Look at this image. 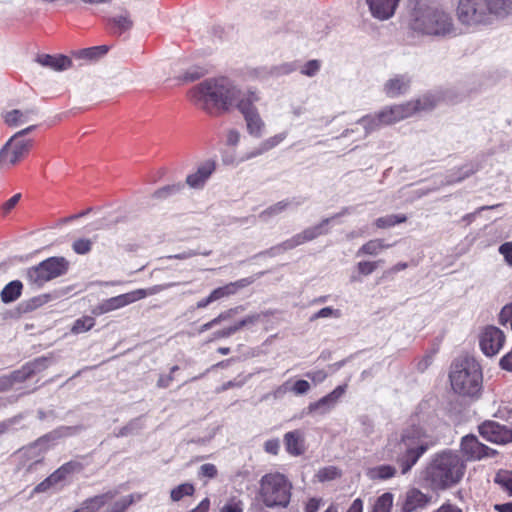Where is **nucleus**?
<instances>
[{
    "label": "nucleus",
    "mask_w": 512,
    "mask_h": 512,
    "mask_svg": "<svg viewBox=\"0 0 512 512\" xmlns=\"http://www.w3.org/2000/svg\"><path fill=\"white\" fill-rule=\"evenodd\" d=\"M239 90L225 77L209 78L192 87L190 101L210 115L227 111L238 100Z\"/></svg>",
    "instance_id": "1"
},
{
    "label": "nucleus",
    "mask_w": 512,
    "mask_h": 512,
    "mask_svg": "<svg viewBox=\"0 0 512 512\" xmlns=\"http://www.w3.org/2000/svg\"><path fill=\"white\" fill-rule=\"evenodd\" d=\"M410 27L413 31L429 36H454L456 29L451 16L434 5H427L421 0L414 8Z\"/></svg>",
    "instance_id": "2"
},
{
    "label": "nucleus",
    "mask_w": 512,
    "mask_h": 512,
    "mask_svg": "<svg viewBox=\"0 0 512 512\" xmlns=\"http://www.w3.org/2000/svg\"><path fill=\"white\" fill-rule=\"evenodd\" d=\"M465 464L459 455L443 452L435 456L427 468V478L437 489L457 484L464 476Z\"/></svg>",
    "instance_id": "3"
},
{
    "label": "nucleus",
    "mask_w": 512,
    "mask_h": 512,
    "mask_svg": "<svg viewBox=\"0 0 512 512\" xmlns=\"http://www.w3.org/2000/svg\"><path fill=\"white\" fill-rule=\"evenodd\" d=\"M451 387L461 396L478 397L482 389V371L473 358L455 361L449 374Z\"/></svg>",
    "instance_id": "4"
},
{
    "label": "nucleus",
    "mask_w": 512,
    "mask_h": 512,
    "mask_svg": "<svg viewBox=\"0 0 512 512\" xmlns=\"http://www.w3.org/2000/svg\"><path fill=\"white\" fill-rule=\"evenodd\" d=\"M425 431L416 425L405 429L401 440L397 443L398 455L396 462L401 467L402 474H406L428 449Z\"/></svg>",
    "instance_id": "5"
},
{
    "label": "nucleus",
    "mask_w": 512,
    "mask_h": 512,
    "mask_svg": "<svg viewBox=\"0 0 512 512\" xmlns=\"http://www.w3.org/2000/svg\"><path fill=\"white\" fill-rule=\"evenodd\" d=\"M292 484L279 472L263 475L259 481V500L268 508L287 507L290 503Z\"/></svg>",
    "instance_id": "6"
},
{
    "label": "nucleus",
    "mask_w": 512,
    "mask_h": 512,
    "mask_svg": "<svg viewBox=\"0 0 512 512\" xmlns=\"http://www.w3.org/2000/svg\"><path fill=\"white\" fill-rule=\"evenodd\" d=\"M493 14L489 0H460L457 9L459 21L470 27L489 23Z\"/></svg>",
    "instance_id": "7"
},
{
    "label": "nucleus",
    "mask_w": 512,
    "mask_h": 512,
    "mask_svg": "<svg viewBox=\"0 0 512 512\" xmlns=\"http://www.w3.org/2000/svg\"><path fill=\"white\" fill-rule=\"evenodd\" d=\"M438 101L439 99L434 95H425L416 101L385 108L380 111L381 117L384 119V124L391 125L395 122L411 117L418 111H425L434 108Z\"/></svg>",
    "instance_id": "8"
},
{
    "label": "nucleus",
    "mask_w": 512,
    "mask_h": 512,
    "mask_svg": "<svg viewBox=\"0 0 512 512\" xmlns=\"http://www.w3.org/2000/svg\"><path fill=\"white\" fill-rule=\"evenodd\" d=\"M69 268V262L64 257H50L27 270L31 284L38 287L46 282L64 275Z\"/></svg>",
    "instance_id": "9"
},
{
    "label": "nucleus",
    "mask_w": 512,
    "mask_h": 512,
    "mask_svg": "<svg viewBox=\"0 0 512 512\" xmlns=\"http://www.w3.org/2000/svg\"><path fill=\"white\" fill-rule=\"evenodd\" d=\"M36 126H29L15 135L0 150V165L13 166L22 160L32 147L33 140L25 139L24 136L35 129Z\"/></svg>",
    "instance_id": "10"
},
{
    "label": "nucleus",
    "mask_w": 512,
    "mask_h": 512,
    "mask_svg": "<svg viewBox=\"0 0 512 512\" xmlns=\"http://www.w3.org/2000/svg\"><path fill=\"white\" fill-rule=\"evenodd\" d=\"M329 221H330V219L326 218L320 224H318L314 227H309V228L305 229L303 232L296 234L293 237H291L290 239H287L286 241L282 242L281 244L271 248V250L274 252L287 251V250L294 249L295 247H297L305 242L311 241V240L317 238L318 236L325 234L327 232V230H325L324 227L329 223Z\"/></svg>",
    "instance_id": "11"
},
{
    "label": "nucleus",
    "mask_w": 512,
    "mask_h": 512,
    "mask_svg": "<svg viewBox=\"0 0 512 512\" xmlns=\"http://www.w3.org/2000/svg\"><path fill=\"white\" fill-rule=\"evenodd\" d=\"M479 433L486 440L498 444L512 442V428L492 420L483 422L479 426Z\"/></svg>",
    "instance_id": "12"
},
{
    "label": "nucleus",
    "mask_w": 512,
    "mask_h": 512,
    "mask_svg": "<svg viewBox=\"0 0 512 512\" xmlns=\"http://www.w3.org/2000/svg\"><path fill=\"white\" fill-rule=\"evenodd\" d=\"M505 342L504 333L497 327H486L480 335V347L482 352L489 357L496 355Z\"/></svg>",
    "instance_id": "13"
},
{
    "label": "nucleus",
    "mask_w": 512,
    "mask_h": 512,
    "mask_svg": "<svg viewBox=\"0 0 512 512\" xmlns=\"http://www.w3.org/2000/svg\"><path fill=\"white\" fill-rule=\"evenodd\" d=\"M147 294L148 292L146 290L138 289L129 293L109 298L97 306L96 313L104 314L122 308L128 304L146 297Z\"/></svg>",
    "instance_id": "14"
},
{
    "label": "nucleus",
    "mask_w": 512,
    "mask_h": 512,
    "mask_svg": "<svg viewBox=\"0 0 512 512\" xmlns=\"http://www.w3.org/2000/svg\"><path fill=\"white\" fill-rule=\"evenodd\" d=\"M48 358L39 357L31 362L26 363L20 369L11 372L9 375L11 384L22 383L48 367Z\"/></svg>",
    "instance_id": "15"
},
{
    "label": "nucleus",
    "mask_w": 512,
    "mask_h": 512,
    "mask_svg": "<svg viewBox=\"0 0 512 512\" xmlns=\"http://www.w3.org/2000/svg\"><path fill=\"white\" fill-rule=\"evenodd\" d=\"M461 451L468 460H478L489 455L490 449L476 436L466 435L461 440Z\"/></svg>",
    "instance_id": "16"
},
{
    "label": "nucleus",
    "mask_w": 512,
    "mask_h": 512,
    "mask_svg": "<svg viewBox=\"0 0 512 512\" xmlns=\"http://www.w3.org/2000/svg\"><path fill=\"white\" fill-rule=\"evenodd\" d=\"M215 171V162L207 160L200 164L194 173H191L186 178V183L193 189L202 188L206 181L210 178L212 173Z\"/></svg>",
    "instance_id": "17"
},
{
    "label": "nucleus",
    "mask_w": 512,
    "mask_h": 512,
    "mask_svg": "<svg viewBox=\"0 0 512 512\" xmlns=\"http://www.w3.org/2000/svg\"><path fill=\"white\" fill-rule=\"evenodd\" d=\"M346 388L347 385H339L328 395L322 397L317 402L311 403L309 405L310 412L319 411L320 414L327 413L336 405L337 401L344 395Z\"/></svg>",
    "instance_id": "18"
},
{
    "label": "nucleus",
    "mask_w": 512,
    "mask_h": 512,
    "mask_svg": "<svg viewBox=\"0 0 512 512\" xmlns=\"http://www.w3.org/2000/svg\"><path fill=\"white\" fill-rule=\"evenodd\" d=\"M430 498L416 488L408 490L405 494L401 511L402 512H416L423 509L429 503Z\"/></svg>",
    "instance_id": "19"
},
{
    "label": "nucleus",
    "mask_w": 512,
    "mask_h": 512,
    "mask_svg": "<svg viewBox=\"0 0 512 512\" xmlns=\"http://www.w3.org/2000/svg\"><path fill=\"white\" fill-rule=\"evenodd\" d=\"M400 0H366L371 14L380 20L392 17Z\"/></svg>",
    "instance_id": "20"
},
{
    "label": "nucleus",
    "mask_w": 512,
    "mask_h": 512,
    "mask_svg": "<svg viewBox=\"0 0 512 512\" xmlns=\"http://www.w3.org/2000/svg\"><path fill=\"white\" fill-rule=\"evenodd\" d=\"M253 282L251 278H243L235 282L214 289L210 295L213 302L237 293L238 290L247 287Z\"/></svg>",
    "instance_id": "21"
},
{
    "label": "nucleus",
    "mask_w": 512,
    "mask_h": 512,
    "mask_svg": "<svg viewBox=\"0 0 512 512\" xmlns=\"http://www.w3.org/2000/svg\"><path fill=\"white\" fill-rule=\"evenodd\" d=\"M117 495L116 491H108L85 500L81 506L73 512H97L102 506L111 501Z\"/></svg>",
    "instance_id": "22"
},
{
    "label": "nucleus",
    "mask_w": 512,
    "mask_h": 512,
    "mask_svg": "<svg viewBox=\"0 0 512 512\" xmlns=\"http://www.w3.org/2000/svg\"><path fill=\"white\" fill-rule=\"evenodd\" d=\"M286 450L293 456H300L305 452L304 436L300 430L287 432L284 435Z\"/></svg>",
    "instance_id": "23"
},
{
    "label": "nucleus",
    "mask_w": 512,
    "mask_h": 512,
    "mask_svg": "<svg viewBox=\"0 0 512 512\" xmlns=\"http://www.w3.org/2000/svg\"><path fill=\"white\" fill-rule=\"evenodd\" d=\"M37 62L45 67H49L56 71L66 70L72 65L70 58L64 55L52 56L49 54H42L37 56Z\"/></svg>",
    "instance_id": "24"
},
{
    "label": "nucleus",
    "mask_w": 512,
    "mask_h": 512,
    "mask_svg": "<svg viewBox=\"0 0 512 512\" xmlns=\"http://www.w3.org/2000/svg\"><path fill=\"white\" fill-rule=\"evenodd\" d=\"M37 113L36 109L19 110L14 109L8 111L4 115V121L8 126L16 127L27 123L33 115Z\"/></svg>",
    "instance_id": "25"
},
{
    "label": "nucleus",
    "mask_w": 512,
    "mask_h": 512,
    "mask_svg": "<svg viewBox=\"0 0 512 512\" xmlns=\"http://www.w3.org/2000/svg\"><path fill=\"white\" fill-rule=\"evenodd\" d=\"M391 244L384 243L383 239H372L364 243L356 252V256L360 257L363 255L377 256L381 251L390 248Z\"/></svg>",
    "instance_id": "26"
},
{
    "label": "nucleus",
    "mask_w": 512,
    "mask_h": 512,
    "mask_svg": "<svg viewBox=\"0 0 512 512\" xmlns=\"http://www.w3.org/2000/svg\"><path fill=\"white\" fill-rule=\"evenodd\" d=\"M23 284L19 280L8 283L1 291L0 297L2 302L11 303L16 301L22 293Z\"/></svg>",
    "instance_id": "27"
},
{
    "label": "nucleus",
    "mask_w": 512,
    "mask_h": 512,
    "mask_svg": "<svg viewBox=\"0 0 512 512\" xmlns=\"http://www.w3.org/2000/svg\"><path fill=\"white\" fill-rule=\"evenodd\" d=\"M285 137H286V134L281 133V134H278V135H275L273 137L266 139L259 145V147L255 148L253 151L249 152L246 155L245 159H250V158L259 156V155L263 154L264 152L269 151L270 149L274 148L279 143H281L285 139Z\"/></svg>",
    "instance_id": "28"
},
{
    "label": "nucleus",
    "mask_w": 512,
    "mask_h": 512,
    "mask_svg": "<svg viewBox=\"0 0 512 512\" xmlns=\"http://www.w3.org/2000/svg\"><path fill=\"white\" fill-rule=\"evenodd\" d=\"M396 468L391 465H379L367 470L366 475L371 480H387L394 477Z\"/></svg>",
    "instance_id": "29"
},
{
    "label": "nucleus",
    "mask_w": 512,
    "mask_h": 512,
    "mask_svg": "<svg viewBox=\"0 0 512 512\" xmlns=\"http://www.w3.org/2000/svg\"><path fill=\"white\" fill-rule=\"evenodd\" d=\"M408 86L409 80L400 76L389 80L385 85V91L387 95L394 97L406 91Z\"/></svg>",
    "instance_id": "30"
},
{
    "label": "nucleus",
    "mask_w": 512,
    "mask_h": 512,
    "mask_svg": "<svg viewBox=\"0 0 512 512\" xmlns=\"http://www.w3.org/2000/svg\"><path fill=\"white\" fill-rule=\"evenodd\" d=\"M357 123L364 127L365 136L385 125L384 119L381 117V112L375 115L364 116Z\"/></svg>",
    "instance_id": "31"
},
{
    "label": "nucleus",
    "mask_w": 512,
    "mask_h": 512,
    "mask_svg": "<svg viewBox=\"0 0 512 512\" xmlns=\"http://www.w3.org/2000/svg\"><path fill=\"white\" fill-rule=\"evenodd\" d=\"M79 469L80 464L73 461L67 462L50 475V480L54 481L56 485L59 482L65 480L68 475Z\"/></svg>",
    "instance_id": "32"
},
{
    "label": "nucleus",
    "mask_w": 512,
    "mask_h": 512,
    "mask_svg": "<svg viewBox=\"0 0 512 512\" xmlns=\"http://www.w3.org/2000/svg\"><path fill=\"white\" fill-rule=\"evenodd\" d=\"M245 120L249 133L255 137H260L264 128V122L262 121L258 112L255 111L254 113L247 115Z\"/></svg>",
    "instance_id": "33"
},
{
    "label": "nucleus",
    "mask_w": 512,
    "mask_h": 512,
    "mask_svg": "<svg viewBox=\"0 0 512 512\" xmlns=\"http://www.w3.org/2000/svg\"><path fill=\"white\" fill-rule=\"evenodd\" d=\"M494 482L508 495L512 496V471L500 470L494 478Z\"/></svg>",
    "instance_id": "34"
},
{
    "label": "nucleus",
    "mask_w": 512,
    "mask_h": 512,
    "mask_svg": "<svg viewBox=\"0 0 512 512\" xmlns=\"http://www.w3.org/2000/svg\"><path fill=\"white\" fill-rule=\"evenodd\" d=\"M258 100L257 95L254 92L249 93V95L246 98H242L238 101L237 107L241 111V113L244 115V118L254 113L256 108L253 106V103Z\"/></svg>",
    "instance_id": "35"
},
{
    "label": "nucleus",
    "mask_w": 512,
    "mask_h": 512,
    "mask_svg": "<svg viewBox=\"0 0 512 512\" xmlns=\"http://www.w3.org/2000/svg\"><path fill=\"white\" fill-rule=\"evenodd\" d=\"M393 504V495L386 492L375 501L371 512H390Z\"/></svg>",
    "instance_id": "36"
},
{
    "label": "nucleus",
    "mask_w": 512,
    "mask_h": 512,
    "mask_svg": "<svg viewBox=\"0 0 512 512\" xmlns=\"http://www.w3.org/2000/svg\"><path fill=\"white\" fill-rule=\"evenodd\" d=\"M406 219L404 215H387L376 219L374 224L377 228L385 229L403 223Z\"/></svg>",
    "instance_id": "37"
},
{
    "label": "nucleus",
    "mask_w": 512,
    "mask_h": 512,
    "mask_svg": "<svg viewBox=\"0 0 512 512\" xmlns=\"http://www.w3.org/2000/svg\"><path fill=\"white\" fill-rule=\"evenodd\" d=\"M261 319V314L254 313L245 316L243 319L239 320L238 322L234 323L233 325L229 326L232 335L240 331L241 329L254 325L257 322H259Z\"/></svg>",
    "instance_id": "38"
},
{
    "label": "nucleus",
    "mask_w": 512,
    "mask_h": 512,
    "mask_svg": "<svg viewBox=\"0 0 512 512\" xmlns=\"http://www.w3.org/2000/svg\"><path fill=\"white\" fill-rule=\"evenodd\" d=\"M194 493V486L190 483L180 484L171 490L170 496L173 501H179L184 496H190Z\"/></svg>",
    "instance_id": "39"
},
{
    "label": "nucleus",
    "mask_w": 512,
    "mask_h": 512,
    "mask_svg": "<svg viewBox=\"0 0 512 512\" xmlns=\"http://www.w3.org/2000/svg\"><path fill=\"white\" fill-rule=\"evenodd\" d=\"M95 325V320L91 316H84L75 321L71 331L75 334L90 330Z\"/></svg>",
    "instance_id": "40"
},
{
    "label": "nucleus",
    "mask_w": 512,
    "mask_h": 512,
    "mask_svg": "<svg viewBox=\"0 0 512 512\" xmlns=\"http://www.w3.org/2000/svg\"><path fill=\"white\" fill-rule=\"evenodd\" d=\"M341 473L335 466H328L321 468L317 474L316 477L319 482H325V481H331L338 477H340Z\"/></svg>",
    "instance_id": "41"
},
{
    "label": "nucleus",
    "mask_w": 512,
    "mask_h": 512,
    "mask_svg": "<svg viewBox=\"0 0 512 512\" xmlns=\"http://www.w3.org/2000/svg\"><path fill=\"white\" fill-rule=\"evenodd\" d=\"M93 242L87 238H79L72 244L73 251L79 255L88 254L92 249Z\"/></svg>",
    "instance_id": "42"
},
{
    "label": "nucleus",
    "mask_w": 512,
    "mask_h": 512,
    "mask_svg": "<svg viewBox=\"0 0 512 512\" xmlns=\"http://www.w3.org/2000/svg\"><path fill=\"white\" fill-rule=\"evenodd\" d=\"M107 51H108V47L105 45L95 46V47L83 49L80 52V56L82 58H87V59L93 60V59H97L100 56L105 55L107 53Z\"/></svg>",
    "instance_id": "43"
},
{
    "label": "nucleus",
    "mask_w": 512,
    "mask_h": 512,
    "mask_svg": "<svg viewBox=\"0 0 512 512\" xmlns=\"http://www.w3.org/2000/svg\"><path fill=\"white\" fill-rule=\"evenodd\" d=\"M289 205L288 201H280L275 205L270 206L266 210L260 213L259 217L263 220H267L269 217L277 215L278 213L285 210Z\"/></svg>",
    "instance_id": "44"
},
{
    "label": "nucleus",
    "mask_w": 512,
    "mask_h": 512,
    "mask_svg": "<svg viewBox=\"0 0 512 512\" xmlns=\"http://www.w3.org/2000/svg\"><path fill=\"white\" fill-rule=\"evenodd\" d=\"M183 188V185L181 183L171 184L164 186L154 193V197L156 198H166L170 195L176 194L180 192Z\"/></svg>",
    "instance_id": "45"
},
{
    "label": "nucleus",
    "mask_w": 512,
    "mask_h": 512,
    "mask_svg": "<svg viewBox=\"0 0 512 512\" xmlns=\"http://www.w3.org/2000/svg\"><path fill=\"white\" fill-rule=\"evenodd\" d=\"M492 9L497 15H503L512 9V0H489Z\"/></svg>",
    "instance_id": "46"
},
{
    "label": "nucleus",
    "mask_w": 512,
    "mask_h": 512,
    "mask_svg": "<svg viewBox=\"0 0 512 512\" xmlns=\"http://www.w3.org/2000/svg\"><path fill=\"white\" fill-rule=\"evenodd\" d=\"M135 501V495L123 497L116 501L113 506L107 510V512H124L133 502Z\"/></svg>",
    "instance_id": "47"
},
{
    "label": "nucleus",
    "mask_w": 512,
    "mask_h": 512,
    "mask_svg": "<svg viewBox=\"0 0 512 512\" xmlns=\"http://www.w3.org/2000/svg\"><path fill=\"white\" fill-rule=\"evenodd\" d=\"M112 23H113V25L116 28H118L120 33L123 32V31L129 30L132 27V25H133V22L129 18L128 14H123V15L115 16L112 19Z\"/></svg>",
    "instance_id": "48"
},
{
    "label": "nucleus",
    "mask_w": 512,
    "mask_h": 512,
    "mask_svg": "<svg viewBox=\"0 0 512 512\" xmlns=\"http://www.w3.org/2000/svg\"><path fill=\"white\" fill-rule=\"evenodd\" d=\"M381 262H382V260L374 261V262L361 261L357 264V269L361 275L367 276V275H370L371 273H373L377 269L378 264H380Z\"/></svg>",
    "instance_id": "49"
},
{
    "label": "nucleus",
    "mask_w": 512,
    "mask_h": 512,
    "mask_svg": "<svg viewBox=\"0 0 512 512\" xmlns=\"http://www.w3.org/2000/svg\"><path fill=\"white\" fill-rule=\"evenodd\" d=\"M244 311V306H236L234 308H230L228 310H225L221 312L217 317L218 323H222L223 321H227L235 317L240 312Z\"/></svg>",
    "instance_id": "50"
},
{
    "label": "nucleus",
    "mask_w": 512,
    "mask_h": 512,
    "mask_svg": "<svg viewBox=\"0 0 512 512\" xmlns=\"http://www.w3.org/2000/svg\"><path fill=\"white\" fill-rule=\"evenodd\" d=\"M220 512H243V502L232 498L222 507Z\"/></svg>",
    "instance_id": "51"
},
{
    "label": "nucleus",
    "mask_w": 512,
    "mask_h": 512,
    "mask_svg": "<svg viewBox=\"0 0 512 512\" xmlns=\"http://www.w3.org/2000/svg\"><path fill=\"white\" fill-rule=\"evenodd\" d=\"M320 69L319 60H310L302 68L301 73L306 76H314Z\"/></svg>",
    "instance_id": "52"
},
{
    "label": "nucleus",
    "mask_w": 512,
    "mask_h": 512,
    "mask_svg": "<svg viewBox=\"0 0 512 512\" xmlns=\"http://www.w3.org/2000/svg\"><path fill=\"white\" fill-rule=\"evenodd\" d=\"M199 475L207 478H215L217 476V468L214 464L206 463L200 467Z\"/></svg>",
    "instance_id": "53"
},
{
    "label": "nucleus",
    "mask_w": 512,
    "mask_h": 512,
    "mask_svg": "<svg viewBox=\"0 0 512 512\" xmlns=\"http://www.w3.org/2000/svg\"><path fill=\"white\" fill-rule=\"evenodd\" d=\"M499 253L503 255L506 263L512 266V242H506L500 245Z\"/></svg>",
    "instance_id": "54"
},
{
    "label": "nucleus",
    "mask_w": 512,
    "mask_h": 512,
    "mask_svg": "<svg viewBox=\"0 0 512 512\" xmlns=\"http://www.w3.org/2000/svg\"><path fill=\"white\" fill-rule=\"evenodd\" d=\"M20 199H21V194L17 193L14 196H12L10 199L5 201L1 206V210H2L3 214L4 215L8 214L17 205V203L19 202Z\"/></svg>",
    "instance_id": "55"
},
{
    "label": "nucleus",
    "mask_w": 512,
    "mask_h": 512,
    "mask_svg": "<svg viewBox=\"0 0 512 512\" xmlns=\"http://www.w3.org/2000/svg\"><path fill=\"white\" fill-rule=\"evenodd\" d=\"M296 395H302L310 390V384L306 380H297L292 388H290Z\"/></svg>",
    "instance_id": "56"
},
{
    "label": "nucleus",
    "mask_w": 512,
    "mask_h": 512,
    "mask_svg": "<svg viewBox=\"0 0 512 512\" xmlns=\"http://www.w3.org/2000/svg\"><path fill=\"white\" fill-rule=\"evenodd\" d=\"M511 319H512V302L505 305L499 314V321L502 325H505Z\"/></svg>",
    "instance_id": "57"
},
{
    "label": "nucleus",
    "mask_w": 512,
    "mask_h": 512,
    "mask_svg": "<svg viewBox=\"0 0 512 512\" xmlns=\"http://www.w3.org/2000/svg\"><path fill=\"white\" fill-rule=\"evenodd\" d=\"M279 441L277 439H271L265 442L264 449L267 453L276 455L279 451Z\"/></svg>",
    "instance_id": "58"
},
{
    "label": "nucleus",
    "mask_w": 512,
    "mask_h": 512,
    "mask_svg": "<svg viewBox=\"0 0 512 512\" xmlns=\"http://www.w3.org/2000/svg\"><path fill=\"white\" fill-rule=\"evenodd\" d=\"M339 316L338 310H333L331 307H325L320 309L313 317L312 319H318V318H326L329 316Z\"/></svg>",
    "instance_id": "59"
},
{
    "label": "nucleus",
    "mask_w": 512,
    "mask_h": 512,
    "mask_svg": "<svg viewBox=\"0 0 512 512\" xmlns=\"http://www.w3.org/2000/svg\"><path fill=\"white\" fill-rule=\"evenodd\" d=\"M499 364L503 370L512 372V350L500 359Z\"/></svg>",
    "instance_id": "60"
},
{
    "label": "nucleus",
    "mask_w": 512,
    "mask_h": 512,
    "mask_svg": "<svg viewBox=\"0 0 512 512\" xmlns=\"http://www.w3.org/2000/svg\"><path fill=\"white\" fill-rule=\"evenodd\" d=\"M18 420V417H13L0 422V435L7 433Z\"/></svg>",
    "instance_id": "61"
},
{
    "label": "nucleus",
    "mask_w": 512,
    "mask_h": 512,
    "mask_svg": "<svg viewBox=\"0 0 512 512\" xmlns=\"http://www.w3.org/2000/svg\"><path fill=\"white\" fill-rule=\"evenodd\" d=\"M54 485V481L50 480V476H48L45 480H43L35 487L34 491L37 493L45 492Z\"/></svg>",
    "instance_id": "62"
},
{
    "label": "nucleus",
    "mask_w": 512,
    "mask_h": 512,
    "mask_svg": "<svg viewBox=\"0 0 512 512\" xmlns=\"http://www.w3.org/2000/svg\"><path fill=\"white\" fill-rule=\"evenodd\" d=\"M320 507V500L311 498L305 505V512H317Z\"/></svg>",
    "instance_id": "63"
},
{
    "label": "nucleus",
    "mask_w": 512,
    "mask_h": 512,
    "mask_svg": "<svg viewBox=\"0 0 512 512\" xmlns=\"http://www.w3.org/2000/svg\"><path fill=\"white\" fill-rule=\"evenodd\" d=\"M210 508V501L208 498L203 499L199 505L190 512H208Z\"/></svg>",
    "instance_id": "64"
}]
</instances>
